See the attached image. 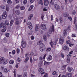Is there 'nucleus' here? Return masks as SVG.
I'll return each mask as SVG.
<instances>
[{"label":"nucleus","instance_id":"1","mask_svg":"<svg viewBox=\"0 0 77 77\" xmlns=\"http://www.w3.org/2000/svg\"><path fill=\"white\" fill-rule=\"evenodd\" d=\"M3 62L4 65H6L8 62V59H6L5 60V58L4 57H2L0 59V64H2Z\"/></svg>","mask_w":77,"mask_h":77},{"label":"nucleus","instance_id":"2","mask_svg":"<svg viewBox=\"0 0 77 77\" xmlns=\"http://www.w3.org/2000/svg\"><path fill=\"white\" fill-rule=\"evenodd\" d=\"M71 28L70 26H68L67 27V29H65L63 31V38H66V36L67 35V32H68V30H70Z\"/></svg>","mask_w":77,"mask_h":77},{"label":"nucleus","instance_id":"3","mask_svg":"<svg viewBox=\"0 0 77 77\" xmlns=\"http://www.w3.org/2000/svg\"><path fill=\"white\" fill-rule=\"evenodd\" d=\"M20 19L18 17L14 18V20L15 21V24L16 25H19L21 23L20 21Z\"/></svg>","mask_w":77,"mask_h":77},{"label":"nucleus","instance_id":"4","mask_svg":"<svg viewBox=\"0 0 77 77\" xmlns=\"http://www.w3.org/2000/svg\"><path fill=\"white\" fill-rule=\"evenodd\" d=\"M54 9L57 10V11H60V7L58 5L55 4L54 5Z\"/></svg>","mask_w":77,"mask_h":77},{"label":"nucleus","instance_id":"5","mask_svg":"<svg viewBox=\"0 0 77 77\" xmlns=\"http://www.w3.org/2000/svg\"><path fill=\"white\" fill-rule=\"evenodd\" d=\"M54 25L52 24L51 29H49V34H51L52 33V32H54Z\"/></svg>","mask_w":77,"mask_h":77},{"label":"nucleus","instance_id":"6","mask_svg":"<svg viewBox=\"0 0 77 77\" xmlns=\"http://www.w3.org/2000/svg\"><path fill=\"white\" fill-rule=\"evenodd\" d=\"M27 45V44H26V42L25 41H22L21 42V46L22 48H25Z\"/></svg>","mask_w":77,"mask_h":77},{"label":"nucleus","instance_id":"7","mask_svg":"<svg viewBox=\"0 0 77 77\" xmlns=\"http://www.w3.org/2000/svg\"><path fill=\"white\" fill-rule=\"evenodd\" d=\"M64 42V39L62 37H60L59 40V43L60 44H63Z\"/></svg>","mask_w":77,"mask_h":77},{"label":"nucleus","instance_id":"8","mask_svg":"<svg viewBox=\"0 0 77 77\" xmlns=\"http://www.w3.org/2000/svg\"><path fill=\"white\" fill-rule=\"evenodd\" d=\"M27 25L29 29L32 30L33 28V27L32 26V24L31 22H29L27 23Z\"/></svg>","mask_w":77,"mask_h":77},{"label":"nucleus","instance_id":"9","mask_svg":"<svg viewBox=\"0 0 77 77\" xmlns=\"http://www.w3.org/2000/svg\"><path fill=\"white\" fill-rule=\"evenodd\" d=\"M7 12L6 11H5L3 13L2 16V18L3 19H6V18L7 17Z\"/></svg>","mask_w":77,"mask_h":77},{"label":"nucleus","instance_id":"10","mask_svg":"<svg viewBox=\"0 0 77 77\" xmlns=\"http://www.w3.org/2000/svg\"><path fill=\"white\" fill-rule=\"evenodd\" d=\"M2 27H3V28H6V26L5 23H2L0 24V28H2Z\"/></svg>","mask_w":77,"mask_h":77},{"label":"nucleus","instance_id":"11","mask_svg":"<svg viewBox=\"0 0 77 77\" xmlns=\"http://www.w3.org/2000/svg\"><path fill=\"white\" fill-rule=\"evenodd\" d=\"M41 28L42 30L46 29V25H45V24H42L41 26Z\"/></svg>","mask_w":77,"mask_h":77},{"label":"nucleus","instance_id":"12","mask_svg":"<svg viewBox=\"0 0 77 77\" xmlns=\"http://www.w3.org/2000/svg\"><path fill=\"white\" fill-rule=\"evenodd\" d=\"M38 71L39 72H42V73H41L42 75L44 74V73H45V72H44V69L42 68H39L38 69Z\"/></svg>","mask_w":77,"mask_h":77},{"label":"nucleus","instance_id":"13","mask_svg":"<svg viewBox=\"0 0 77 77\" xmlns=\"http://www.w3.org/2000/svg\"><path fill=\"white\" fill-rule=\"evenodd\" d=\"M67 70L69 72H71L72 71H74V69H73V68H72L71 67L68 66L67 67Z\"/></svg>","mask_w":77,"mask_h":77},{"label":"nucleus","instance_id":"14","mask_svg":"<svg viewBox=\"0 0 77 77\" xmlns=\"http://www.w3.org/2000/svg\"><path fill=\"white\" fill-rule=\"evenodd\" d=\"M49 4V1L48 0H45L44 5L45 6H48Z\"/></svg>","mask_w":77,"mask_h":77},{"label":"nucleus","instance_id":"15","mask_svg":"<svg viewBox=\"0 0 77 77\" xmlns=\"http://www.w3.org/2000/svg\"><path fill=\"white\" fill-rule=\"evenodd\" d=\"M40 27V26L39 24H37L35 26V31H38V29H39V28Z\"/></svg>","mask_w":77,"mask_h":77},{"label":"nucleus","instance_id":"16","mask_svg":"<svg viewBox=\"0 0 77 77\" xmlns=\"http://www.w3.org/2000/svg\"><path fill=\"white\" fill-rule=\"evenodd\" d=\"M63 16H64L65 17H69V14L68 13L66 12L63 14Z\"/></svg>","mask_w":77,"mask_h":77},{"label":"nucleus","instance_id":"17","mask_svg":"<svg viewBox=\"0 0 77 77\" xmlns=\"http://www.w3.org/2000/svg\"><path fill=\"white\" fill-rule=\"evenodd\" d=\"M68 66V64L63 65L62 67L61 68L62 70H63L64 69H65V68H66V66Z\"/></svg>","mask_w":77,"mask_h":77},{"label":"nucleus","instance_id":"18","mask_svg":"<svg viewBox=\"0 0 77 77\" xmlns=\"http://www.w3.org/2000/svg\"><path fill=\"white\" fill-rule=\"evenodd\" d=\"M27 72H23V77H27Z\"/></svg>","mask_w":77,"mask_h":77},{"label":"nucleus","instance_id":"19","mask_svg":"<svg viewBox=\"0 0 77 77\" xmlns=\"http://www.w3.org/2000/svg\"><path fill=\"white\" fill-rule=\"evenodd\" d=\"M72 75L71 73H67V77H72Z\"/></svg>","mask_w":77,"mask_h":77},{"label":"nucleus","instance_id":"20","mask_svg":"<svg viewBox=\"0 0 77 77\" xmlns=\"http://www.w3.org/2000/svg\"><path fill=\"white\" fill-rule=\"evenodd\" d=\"M64 50H66V51H69V48L68 46H65L63 48Z\"/></svg>","mask_w":77,"mask_h":77},{"label":"nucleus","instance_id":"21","mask_svg":"<svg viewBox=\"0 0 77 77\" xmlns=\"http://www.w3.org/2000/svg\"><path fill=\"white\" fill-rule=\"evenodd\" d=\"M38 4L41 5H44V2L42 0H39L38 2Z\"/></svg>","mask_w":77,"mask_h":77},{"label":"nucleus","instance_id":"22","mask_svg":"<svg viewBox=\"0 0 77 77\" xmlns=\"http://www.w3.org/2000/svg\"><path fill=\"white\" fill-rule=\"evenodd\" d=\"M14 20L12 19L11 20L10 23V26H12L13 24H14Z\"/></svg>","mask_w":77,"mask_h":77},{"label":"nucleus","instance_id":"23","mask_svg":"<svg viewBox=\"0 0 77 77\" xmlns=\"http://www.w3.org/2000/svg\"><path fill=\"white\" fill-rule=\"evenodd\" d=\"M15 13L17 15H20L21 13L19 10H17L15 11Z\"/></svg>","mask_w":77,"mask_h":77},{"label":"nucleus","instance_id":"24","mask_svg":"<svg viewBox=\"0 0 77 77\" xmlns=\"http://www.w3.org/2000/svg\"><path fill=\"white\" fill-rule=\"evenodd\" d=\"M52 59V56L49 55L48 57L47 58V60H50Z\"/></svg>","mask_w":77,"mask_h":77},{"label":"nucleus","instance_id":"25","mask_svg":"<svg viewBox=\"0 0 77 77\" xmlns=\"http://www.w3.org/2000/svg\"><path fill=\"white\" fill-rule=\"evenodd\" d=\"M33 7H34V6L33 5H31L29 9H28L29 11H30L33 8Z\"/></svg>","mask_w":77,"mask_h":77},{"label":"nucleus","instance_id":"26","mask_svg":"<svg viewBox=\"0 0 77 77\" xmlns=\"http://www.w3.org/2000/svg\"><path fill=\"white\" fill-rule=\"evenodd\" d=\"M42 61L40 62L38 64V67L41 68V66H42Z\"/></svg>","mask_w":77,"mask_h":77},{"label":"nucleus","instance_id":"27","mask_svg":"<svg viewBox=\"0 0 77 77\" xmlns=\"http://www.w3.org/2000/svg\"><path fill=\"white\" fill-rule=\"evenodd\" d=\"M21 7V5L19 4L17 5L15 7V9H19Z\"/></svg>","mask_w":77,"mask_h":77},{"label":"nucleus","instance_id":"28","mask_svg":"<svg viewBox=\"0 0 77 77\" xmlns=\"http://www.w3.org/2000/svg\"><path fill=\"white\" fill-rule=\"evenodd\" d=\"M14 63V61L12 60H10L9 62V63L11 65H12V64H13Z\"/></svg>","mask_w":77,"mask_h":77},{"label":"nucleus","instance_id":"29","mask_svg":"<svg viewBox=\"0 0 77 77\" xmlns=\"http://www.w3.org/2000/svg\"><path fill=\"white\" fill-rule=\"evenodd\" d=\"M5 23L7 25V26H8L9 23V21L8 20H6L5 21Z\"/></svg>","mask_w":77,"mask_h":77},{"label":"nucleus","instance_id":"30","mask_svg":"<svg viewBox=\"0 0 77 77\" xmlns=\"http://www.w3.org/2000/svg\"><path fill=\"white\" fill-rule=\"evenodd\" d=\"M33 14H30V16L28 17L29 20H31V19H32V18L33 17Z\"/></svg>","mask_w":77,"mask_h":77},{"label":"nucleus","instance_id":"31","mask_svg":"<svg viewBox=\"0 0 77 77\" xmlns=\"http://www.w3.org/2000/svg\"><path fill=\"white\" fill-rule=\"evenodd\" d=\"M7 3L9 5H11L12 4V1L11 0H8L7 1Z\"/></svg>","mask_w":77,"mask_h":77},{"label":"nucleus","instance_id":"32","mask_svg":"<svg viewBox=\"0 0 77 77\" xmlns=\"http://www.w3.org/2000/svg\"><path fill=\"white\" fill-rule=\"evenodd\" d=\"M29 57H26L25 60V63H27V62H28V60H29Z\"/></svg>","mask_w":77,"mask_h":77},{"label":"nucleus","instance_id":"33","mask_svg":"<svg viewBox=\"0 0 77 77\" xmlns=\"http://www.w3.org/2000/svg\"><path fill=\"white\" fill-rule=\"evenodd\" d=\"M50 63L47 62L46 61H45L44 64L45 65H49V64Z\"/></svg>","mask_w":77,"mask_h":77},{"label":"nucleus","instance_id":"34","mask_svg":"<svg viewBox=\"0 0 77 77\" xmlns=\"http://www.w3.org/2000/svg\"><path fill=\"white\" fill-rule=\"evenodd\" d=\"M4 71L5 72H9V69L8 68H5L4 69Z\"/></svg>","mask_w":77,"mask_h":77},{"label":"nucleus","instance_id":"35","mask_svg":"<svg viewBox=\"0 0 77 77\" xmlns=\"http://www.w3.org/2000/svg\"><path fill=\"white\" fill-rule=\"evenodd\" d=\"M0 7L2 9H5V5H2L0 6Z\"/></svg>","mask_w":77,"mask_h":77},{"label":"nucleus","instance_id":"36","mask_svg":"<svg viewBox=\"0 0 77 77\" xmlns=\"http://www.w3.org/2000/svg\"><path fill=\"white\" fill-rule=\"evenodd\" d=\"M59 21L60 23H63V19H62V18L60 17L59 18Z\"/></svg>","mask_w":77,"mask_h":77},{"label":"nucleus","instance_id":"37","mask_svg":"<svg viewBox=\"0 0 77 77\" xmlns=\"http://www.w3.org/2000/svg\"><path fill=\"white\" fill-rule=\"evenodd\" d=\"M53 75H57V72L55 71L52 73Z\"/></svg>","mask_w":77,"mask_h":77},{"label":"nucleus","instance_id":"38","mask_svg":"<svg viewBox=\"0 0 77 77\" xmlns=\"http://www.w3.org/2000/svg\"><path fill=\"white\" fill-rule=\"evenodd\" d=\"M20 9L21 10H24L25 9V7L23 6H21L20 7Z\"/></svg>","mask_w":77,"mask_h":77},{"label":"nucleus","instance_id":"39","mask_svg":"<svg viewBox=\"0 0 77 77\" xmlns=\"http://www.w3.org/2000/svg\"><path fill=\"white\" fill-rule=\"evenodd\" d=\"M54 0H51V1L50 3L52 5H54Z\"/></svg>","mask_w":77,"mask_h":77},{"label":"nucleus","instance_id":"40","mask_svg":"<svg viewBox=\"0 0 77 77\" xmlns=\"http://www.w3.org/2000/svg\"><path fill=\"white\" fill-rule=\"evenodd\" d=\"M5 36L7 38H9V33H6L5 34Z\"/></svg>","mask_w":77,"mask_h":77},{"label":"nucleus","instance_id":"41","mask_svg":"<svg viewBox=\"0 0 77 77\" xmlns=\"http://www.w3.org/2000/svg\"><path fill=\"white\" fill-rule=\"evenodd\" d=\"M9 7L8 6H6V10L7 11V12H8L9 11Z\"/></svg>","mask_w":77,"mask_h":77},{"label":"nucleus","instance_id":"42","mask_svg":"<svg viewBox=\"0 0 77 77\" xmlns=\"http://www.w3.org/2000/svg\"><path fill=\"white\" fill-rule=\"evenodd\" d=\"M50 44L51 45L52 48H53V41L51 40V42H50Z\"/></svg>","mask_w":77,"mask_h":77},{"label":"nucleus","instance_id":"43","mask_svg":"<svg viewBox=\"0 0 77 77\" xmlns=\"http://www.w3.org/2000/svg\"><path fill=\"white\" fill-rule=\"evenodd\" d=\"M47 36H46L44 35L43 39L44 41H47Z\"/></svg>","mask_w":77,"mask_h":77},{"label":"nucleus","instance_id":"44","mask_svg":"<svg viewBox=\"0 0 77 77\" xmlns=\"http://www.w3.org/2000/svg\"><path fill=\"white\" fill-rule=\"evenodd\" d=\"M51 47H49L47 48L46 50V51H50L51 50Z\"/></svg>","mask_w":77,"mask_h":77},{"label":"nucleus","instance_id":"45","mask_svg":"<svg viewBox=\"0 0 77 77\" xmlns=\"http://www.w3.org/2000/svg\"><path fill=\"white\" fill-rule=\"evenodd\" d=\"M3 42L5 43H6V42H7V39H6V38H4Z\"/></svg>","mask_w":77,"mask_h":77},{"label":"nucleus","instance_id":"46","mask_svg":"<svg viewBox=\"0 0 77 77\" xmlns=\"http://www.w3.org/2000/svg\"><path fill=\"white\" fill-rule=\"evenodd\" d=\"M20 49L18 48H17V53H18V54H19V53H20Z\"/></svg>","mask_w":77,"mask_h":77},{"label":"nucleus","instance_id":"47","mask_svg":"<svg viewBox=\"0 0 77 77\" xmlns=\"http://www.w3.org/2000/svg\"><path fill=\"white\" fill-rule=\"evenodd\" d=\"M66 42L67 44H69L70 43V40H67Z\"/></svg>","mask_w":77,"mask_h":77},{"label":"nucleus","instance_id":"48","mask_svg":"<svg viewBox=\"0 0 77 77\" xmlns=\"http://www.w3.org/2000/svg\"><path fill=\"white\" fill-rule=\"evenodd\" d=\"M42 43V42L41 41H39L37 43V45H40V44H41Z\"/></svg>","mask_w":77,"mask_h":77},{"label":"nucleus","instance_id":"49","mask_svg":"<svg viewBox=\"0 0 77 77\" xmlns=\"http://www.w3.org/2000/svg\"><path fill=\"white\" fill-rule=\"evenodd\" d=\"M44 48H43L42 47H41L40 48V50L41 51H44Z\"/></svg>","mask_w":77,"mask_h":77},{"label":"nucleus","instance_id":"50","mask_svg":"<svg viewBox=\"0 0 77 77\" xmlns=\"http://www.w3.org/2000/svg\"><path fill=\"white\" fill-rule=\"evenodd\" d=\"M31 40H34L35 39V37L33 35H32L31 37Z\"/></svg>","mask_w":77,"mask_h":77},{"label":"nucleus","instance_id":"51","mask_svg":"<svg viewBox=\"0 0 77 77\" xmlns=\"http://www.w3.org/2000/svg\"><path fill=\"white\" fill-rule=\"evenodd\" d=\"M72 37L73 38H75L76 37V36L75 35V34H73L72 35Z\"/></svg>","mask_w":77,"mask_h":77},{"label":"nucleus","instance_id":"52","mask_svg":"<svg viewBox=\"0 0 77 77\" xmlns=\"http://www.w3.org/2000/svg\"><path fill=\"white\" fill-rule=\"evenodd\" d=\"M23 5H26L27 3V0H24L23 3Z\"/></svg>","mask_w":77,"mask_h":77},{"label":"nucleus","instance_id":"53","mask_svg":"<svg viewBox=\"0 0 77 77\" xmlns=\"http://www.w3.org/2000/svg\"><path fill=\"white\" fill-rule=\"evenodd\" d=\"M29 54L28 53H26L25 55V57H29Z\"/></svg>","mask_w":77,"mask_h":77},{"label":"nucleus","instance_id":"54","mask_svg":"<svg viewBox=\"0 0 77 77\" xmlns=\"http://www.w3.org/2000/svg\"><path fill=\"white\" fill-rule=\"evenodd\" d=\"M6 28H3V29L2 30V32H5L6 31Z\"/></svg>","mask_w":77,"mask_h":77},{"label":"nucleus","instance_id":"55","mask_svg":"<svg viewBox=\"0 0 77 77\" xmlns=\"http://www.w3.org/2000/svg\"><path fill=\"white\" fill-rule=\"evenodd\" d=\"M12 54H15V50H14L12 51Z\"/></svg>","mask_w":77,"mask_h":77},{"label":"nucleus","instance_id":"56","mask_svg":"<svg viewBox=\"0 0 77 77\" xmlns=\"http://www.w3.org/2000/svg\"><path fill=\"white\" fill-rule=\"evenodd\" d=\"M17 61L18 62H21V59H20V58L18 57L17 58Z\"/></svg>","mask_w":77,"mask_h":77},{"label":"nucleus","instance_id":"57","mask_svg":"<svg viewBox=\"0 0 77 77\" xmlns=\"http://www.w3.org/2000/svg\"><path fill=\"white\" fill-rule=\"evenodd\" d=\"M72 56L71 54H68L67 55V57L68 58H69V57H71Z\"/></svg>","mask_w":77,"mask_h":77},{"label":"nucleus","instance_id":"58","mask_svg":"<svg viewBox=\"0 0 77 77\" xmlns=\"http://www.w3.org/2000/svg\"><path fill=\"white\" fill-rule=\"evenodd\" d=\"M42 59H43V58H42V57H40L39 58V60L41 61H42Z\"/></svg>","mask_w":77,"mask_h":77},{"label":"nucleus","instance_id":"59","mask_svg":"<svg viewBox=\"0 0 77 77\" xmlns=\"http://www.w3.org/2000/svg\"><path fill=\"white\" fill-rule=\"evenodd\" d=\"M77 19V18L75 17L74 18V24H75V23L76 22V20Z\"/></svg>","mask_w":77,"mask_h":77},{"label":"nucleus","instance_id":"60","mask_svg":"<svg viewBox=\"0 0 77 77\" xmlns=\"http://www.w3.org/2000/svg\"><path fill=\"white\" fill-rule=\"evenodd\" d=\"M76 13L75 11V10H74L72 12V14L73 15H75Z\"/></svg>","mask_w":77,"mask_h":77},{"label":"nucleus","instance_id":"61","mask_svg":"<svg viewBox=\"0 0 77 77\" xmlns=\"http://www.w3.org/2000/svg\"><path fill=\"white\" fill-rule=\"evenodd\" d=\"M61 56L62 57H63V58L65 57L64 56V55L63 54V53H61Z\"/></svg>","mask_w":77,"mask_h":77},{"label":"nucleus","instance_id":"62","mask_svg":"<svg viewBox=\"0 0 77 77\" xmlns=\"http://www.w3.org/2000/svg\"><path fill=\"white\" fill-rule=\"evenodd\" d=\"M74 45V44H72V43H69V46L70 47H72Z\"/></svg>","mask_w":77,"mask_h":77},{"label":"nucleus","instance_id":"63","mask_svg":"<svg viewBox=\"0 0 77 77\" xmlns=\"http://www.w3.org/2000/svg\"><path fill=\"white\" fill-rule=\"evenodd\" d=\"M17 77H22V75H17Z\"/></svg>","mask_w":77,"mask_h":77},{"label":"nucleus","instance_id":"64","mask_svg":"<svg viewBox=\"0 0 77 77\" xmlns=\"http://www.w3.org/2000/svg\"><path fill=\"white\" fill-rule=\"evenodd\" d=\"M75 29L77 30V23H76L75 24Z\"/></svg>","mask_w":77,"mask_h":77}]
</instances>
